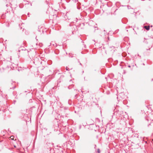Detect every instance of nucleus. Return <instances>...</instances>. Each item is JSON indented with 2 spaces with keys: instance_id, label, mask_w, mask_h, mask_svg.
Wrapping results in <instances>:
<instances>
[{
  "instance_id": "obj_1",
  "label": "nucleus",
  "mask_w": 153,
  "mask_h": 153,
  "mask_svg": "<svg viewBox=\"0 0 153 153\" xmlns=\"http://www.w3.org/2000/svg\"><path fill=\"white\" fill-rule=\"evenodd\" d=\"M144 27L147 30H149V29L150 27L149 26H145Z\"/></svg>"
},
{
  "instance_id": "obj_2",
  "label": "nucleus",
  "mask_w": 153,
  "mask_h": 153,
  "mask_svg": "<svg viewBox=\"0 0 153 153\" xmlns=\"http://www.w3.org/2000/svg\"><path fill=\"white\" fill-rule=\"evenodd\" d=\"M10 138L12 140H16V139H14V137L13 136H11L10 137Z\"/></svg>"
},
{
  "instance_id": "obj_3",
  "label": "nucleus",
  "mask_w": 153,
  "mask_h": 153,
  "mask_svg": "<svg viewBox=\"0 0 153 153\" xmlns=\"http://www.w3.org/2000/svg\"><path fill=\"white\" fill-rule=\"evenodd\" d=\"M97 152L98 153H100V151L99 149H98L97 150Z\"/></svg>"
}]
</instances>
